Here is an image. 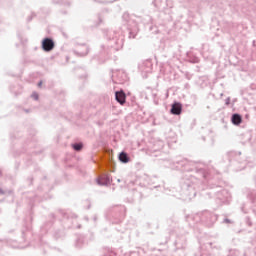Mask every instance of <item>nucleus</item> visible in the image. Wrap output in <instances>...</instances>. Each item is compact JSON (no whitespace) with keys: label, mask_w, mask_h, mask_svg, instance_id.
<instances>
[{"label":"nucleus","mask_w":256,"mask_h":256,"mask_svg":"<svg viewBox=\"0 0 256 256\" xmlns=\"http://www.w3.org/2000/svg\"><path fill=\"white\" fill-rule=\"evenodd\" d=\"M42 49L46 52L53 51L55 49V42L51 38H45L42 41Z\"/></svg>","instance_id":"1"},{"label":"nucleus","mask_w":256,"mask_h":256,"mask_svg":"<svg viewBox=\"0 0 256 256\" xmlns=\"http://www.w3.org/2000/svg\"><path fill=\"white\" fill-rule=\"evenodd\" d=\"M116 101L120 103V105H125V101L127 99V96L125 95V92L118 91L115 93Z\"/></svg>","instance_id":"2"},{"label":"nucleus","mask_w":256,"mask_h":256,"mask_svg":"<svg viewBox=\"0 0 256 256\" xmlns=\"http://www.w3.org/2000/svg\"><path fill=\"white\" fill-rule=\"evenodd\" d=\"M183 111V106L179 102L172 104L171 113L172 115H179Z\"/></svg>","instance_id":"3"},{"label":"nucleus","mask_w":256,"mask_h":256,"mask_svg":"<svg viewBox=\"0 0 256 256\" xmlns=\"http://www.w3.org/2000/svg\"><path fill=\"white\" fill-rule=\"evenodd\" d=\"M241 121H243V119L241 118V115L239 114H234L232 116V123L234 125H241Z\"/></svg>","instance_id":"4"},{"label":"nucleus","mask_w":256,"mask_h":256,"mask_svg":"<svg viewBox=\"0 0 256 256\" xmlns=\"http://www.w3.org/2000/svg\"><path fill=\"white\" fill-rule=\"evenodd\" d=\"M119 160H120L122 163H129V156H127V153L122 152V153H120V155H119Z\"/></svg>","instance_id":"5"},{"label":"nucleus","mask_w":256,"mask_h":256,"mask_svg":"<svg viewBox=\"0 0 256 256\" xmlns=\"http://www.w3.org/2000/svg\"><path fill=\"white\" fill-rule=\"evenodd\" d=\"M73 148L75 149V151H81L83 149V145L82 144H74Z\"/></svg>","instance_id":"6"},{"label":"nucleus","mask_w":256,"mask_h":256,"mask_svg":"<svg viewBox=\"0 0 256 256\" xmlns=\"http://www.w3.org/2000/svg\"><path fill=\"white\" fill-rule=\"evenodd\" d=\"M41 85H43V82L38 83V87H41Z\"/></svg>","instance_id":"7"},{"label":"nucleus","mask_w":256,"mask_h":256,"mask_svg":"<svg viewBox=\"0 0 256 256\" xmlns=\"http://www.w3.org/2000/svg\"><path fill=\"white\" fill-rule=\"evenodd\" d=\"M0 193H3V191H2V190H0Z\"/></svg>","instance_id":"8"}]
</instances>
